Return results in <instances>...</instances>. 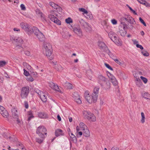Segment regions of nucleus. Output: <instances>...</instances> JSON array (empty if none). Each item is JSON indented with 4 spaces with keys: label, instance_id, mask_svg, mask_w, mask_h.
I'll return each mask as SVG.
<instances>
[{
    "label": "nucleus",
    "instance_id": "obj_1",
    "mask_svg": "<svg viewBox=\"0 0 150 150\" xmlns=\"http://www.w3.org/2000/svg\"><path fill=\"white\" fill-rule=\"evenodd\" d=\"M43 51L47 58L50 60L53 58L52 55V50L51 45L49 43L45 42L43 45Z\"/></svg>",
    "mask_w": 150,
    "mask_h": 150
},
{
    "label": "nucleus",
    "instance_id": "obj_2",
    "mask_svg": "<svg viewBox=\"0 0 150 150\" xmlns=\"http://www.w3.org/2000/svg\"><path fill=\"white\" fill-rule=\"evenodd\" d=\"M84 96L86 100L89 103H96L98 99V95L92 93L90 96L88 91H86L84 93Z\"/></svg>",
    "mask_w": 150,
    "mask_h": 150
},
{
    "label": "nucleus",
    "instance_id": "obj_3",
    "mask_svg": "<svg viewBox=\"0 0 150 150\" xmlns=\"http://www.w3.org/2000/svg\"><path fill=\"white\" fill-rule=\"evenodd\" d=\"M57 12L56 11H50L48 16L49 18L54 23L58 25H60L61 22L56 16L57 15Z\"/></svg>",
    "mask_w": 150,
    "mask_h": 150
},
{
    "label": "nucleus",
    "instance_id": "obj_4",
    "mask_svg": "<svg viewBox=\"0 0 150 150\" xmlns=\"http://www.w3.org/2000/svg\"><path fill=\"white\" fill-rule=\"evenodd\" d=\"M83 115L84 117L90 121L95 122L96 121V118L94 115L89 111H84L83 112Z\"/></svg>",
    "mask_w": 150,
    "mask_h": 150
},
{
    "label": "nucleus",
    "instance_id": "obj_5",
    "mask_svg": "<svg viewBox=\"0 0 150 150\" xmlns=\"http://www.w3.org/2000/svg\"><path fill=\"white\" fill-rule=\"evenodd\" d=\"M47 129L44 126H40L37 128L36 133L40 137L44 138L45 137V135H47Z\"/></svg>",
    "mask_w": 150,
    "mask_h": 150
},
{
    "label": "nucleus",
    "instance_id": "obj_6",
    "mask_svg": "<svg viewBox=\"0 0 150 150\" xmlns=\"http://www.w3.org/2000/svg\"><path fill=\"white\" fill-rule=\"evenodd\" d=\"M127 28V27L126 23L124 22L121 23L119 27V31L121 36H124L126 35Z\"/></svg>",
    "mask_w": 150,
    "mask_h": 150
},
{
    "label": "nucleus",
    "instance_id": "obj_7",
    "mask_svg": "<svg viewBox=\"0 0 150 150\" xmlns=\"http://www.w3.org/2000/svg\"><path fill=\"white\" fill-rule=\"evenodd\" d=\"M35 91L38 95V96L40 97V99L43 102H45L47 100V97L46 95L45 92L44 93L40 91L39 89L36 88L35 89Z\"/></svg>",
    "mask_w": 150,
    "mask_h": 150
},
{
    "label": "nucleus",
    "instance_id": "obj_8",
    "mask_svg": "<svg viewBox=\"0 0 150 150\" xmlns=\"http://www.w3.org/2000/svg\"><path fill=\"white\" fill-rule=\"evenodd\" d=\"M34 34L40 41H42L44 40V35L37 28H35Z\"/></svg>",
    "mask_w": 150,
    "mask_h": 150
},
{
    "label": "nucleus",
    "instance_id": "obj_9",
    "mask_svg": "<svg viewBox=\"0 0 150 150\" xmlns=\"http://www.w3.org/2000/svg\"><path fill=\"white\" fill-rule=\"evenodd\" d=\"M29 93V88L28 87H25L22 88L21 96L23 98H26Z\"/></svg>",
    "mask_w": 150,
    "mask_h": 150
},
{
    "label": "nucleus",
    "instance_id": "obj_10",
    "mask_svg": "<svg viewBox=\"0 0 150 150\" xmlns=\"http://www.w3.org/2000/svg\"><path fill=\"white\" fill-rule=\"evenodd\" d=\"M74 100L77 103L80 104L82 102L80 97L77 92H74L72 95Z\"/></svg>",
    "mask_w": 150,
    "mask_h": 150
},
{
    "label": "nucleus",
    "instance_id": "obj_11",
    "mask_svg": "<svg viewBox=\"0 0 150 150\" xmlns=\"http://www.w3.org/2000/svg\"><path fill=\"white\" fill-rule=\"evenodd\" d=\"M79 10L80 12H82V14H85L86 15V17L87 18H89L90 19H91L92 18V16L91 15L88 14V12L85 9L83 8H79Z\"/></svg>",
    "mask_w": 150,
    "mask_h": 150
},
{
    "label": "nucleus",
    "instance_id": "obj_12",
    "mask_svg": "<svg viewBox=\"0 0 150 150\" xmlns=\"http://www.w3.org/2000/svg\"><path fill=\"white\" fill-rule=\"evenodd\" d=\"M124 18L126 21L129 23L131 24L134 25L135 23V22L134 18L130 16H126Z\"/></svg>",
    "mask_w": 150,
    "mask_h": 150
},
{
    "label": "nucleus",
    "instance_id": "obj_13",
    "mask_svg": "<svg viewBox=\"0 0 150 150\" xmlns=\"http://www.w3.org/2000/svg\"><path fill=\"white\" fill-rule=\"evenodd\" d=\"M49 4L50 6L54 9L57 10V11L59 12H61L62 11V8L57 4H55L52 2H50Z\"/></svg>",
    "mask_w": 150,
    "mask_h": 150
},
{
    "label": "nucleus",
    "instance_id": "obj_14",
    "mask_svg": "<svg viewBox=\"0 0 150 150\" xmlns=\"http://www.w3.org/2000/svg\"><path fill=\"white\" fill-rule=\"evenodd\" d=\"M73 31L79 37H81L83 36L82 31L79 27H75L74 28Z\"/></svg>",
    "mask_w": 150,
    "mask_h": 150
},
{
    "label": "nucleus",
    "instance_id": "obj_15",
    "mask_svg": "<svg viewBox=\"0 0 150 150\" xmlns=\"http://www.w3.org/2000/svg\"><path fill=\"white\" fill-rule=\"evenodd\" d=\"M79 125V126H77L76 127V130L77 132L80 131H83L88 127L83 122L80 123Z\"/></svg>",
    "mask_w": 150,
    "mask_h": 150
},
{
    "label": "nucleus",
    "instance_id": "obj_16",
    "mask_svg": "<svg viewBox=\"0 0 150 150\" xmlns=\"http://www.w3.org/2000/svg\"><path fill=\"white\" fill-rule=\"evenodd\" d=\"M100 85L104 89L106 90L110 89L111 87L110 84L108 80L104 82Z\"/></svg>",
    "mask_w": 150,
    "mask_h": 150
},
{
    "label": "nucleus",
    "instance_id": "obj_17",
    "mask_svg": "<svg viewBox=\"0 0 150 150\" xmlns=\"http://www.w3.org/2000/svg\"><path fill=\"white\" fill-rule=\"evenodd\" d=\"M11 40H13L16 42L17 44H22L23 42V40L21 37H11Z\"/></svg>",
    "mask_w": 150,
    "mask_h": 150
},
{
    "label": "nucleus",
    "instance_id": "obj_18",
    "mask_svg": "<svg viewBox=\"0 0 150 150\" xmlns=\"http://www.w3.org/2000/svg\"><path fill=\"white\" fill-rule=\"evenodd\" d=\"M35 12L37 16L42 20H45V15L39 9H37L35 10Z\"/></svg>",
    "mask_w": 150,
    "mask_h": 150
},
{
    "label": "nucleus",
    "instance_id": "obj_19",
    "mask_svg": "<svg viewBox=\"0 0 150 150\" xmlns=\"http://www.w3.org/2000/svg\"><path fill=\"white\" fill-rule=\"evenodd\" d=\"M35 28H37L36 27H32L30 26V25L27 28L26 30H25V31L26 33L29 35H30L32 34L33 33H34V31H35Z\"/></svg>",
    "mask_w": 150,
    "mask_h": 150
},
{
    "label": "nucleus",
    "instance_id": "obj_20",
    "mask_svg": "<svg viewBox=\"0 0 150 150\" xmlns=\"http://www.w3.org/2000/svg\"><path fill=\"white\" fill-rule=\"evenodd\" d=\"M83 135L85 137H88L90 136V134L88 127L85 129L83 131Z\"/></svg>",
    "mask_w": 150,
    "mask_h": 150
},
{
    "label": "nucleus",
    "instance_id": "obj_21",
    "mask_svg": "<svg viewBox=\"0 0 150 150\" xmlns=\"http://www.w3.org/2000/svg\"><path fill=\"white\" fill-rule=\"evenodd\" d=\"M107 80H108L107 79L103 76L100 75L98 76V81L100 85H101Z\"/></svg>",
    "mask_w": 150,
    "mask_h": 150
},
{
    "label": "nucleus",
    "instance_id": "obj_22",
    "mask_svg": "<svg viewBox=\"0 0 150 150\" xmlns=\"http://www.w3.org/2000/svg\"><path fill=\"white\" fill-rule=\"evenodd\" d=\"M12 115L13 117L17 118L18 116L17 110L15 108H13L12 109Z\"/></svg>",
    "mask_w": 150,
    "mask_h": 150
},
{
    "label": "nucleus",
    "instance_id": "obj_23",
    "mask_svg": "<svg viewBox=\"0 0 150 150\" xmlns=\"http://www.w3.org/2000/svg\"><path fill=\"white\" fill-rule=\"evenodd\" d=\"M69 134L70 137V140L73 142H77L76 138L75 135L71 132H69Z\"/></svg>",
    "mask_w": 150,
    "mask_h": 150
},
{
    "label": "nucleus",
    "instance_id": "obj_24",
    "mask_svg": "<svg viewBox=\"0 0 150 150\" xmlns=\"http://www.w3.org/2000/svg\"><path fill=\"white\" fill-rule=\"evenodd\" d=\"M29 25L27 23L22 22L20 24L21 27L25 31L26 30L27 28L29 27Z\"/></svg>",
    "mask_w": 150,
    "mask_h": 150
},
{
    "label": "nucleus",
    "instance_id": "obj_25",
    "mask_svg": "<svg viewBox=\"0 0 150 150\" xmlns=\"http://www.w3.org/2000/svg\"><path fill=\"white\" fill-rule=\"evenodd\" d=\"M63 134L64 133L63 131L60 129H57L55 131V135L57 137L63 135Z\"/></svg>",
    "mask_w": 150,
    "mask_h": 150
},
{
    "label": "nucleus",
    "instance_id": "obj_26",
    "mask_svg": "<svg viewBox=\"0 0 150 150\" xmlns=\"http://www.w3.org/2000/svg\"><path fill=\"white\" fill-rule=\"evenodd\" d=\"M27 115L28 117V121H29L31 119L34 117L32 112L31 111L27 112Z\"/></svg>",
    "mask_w": 150,
    "mask_h": 150
},
{
    "label": "nucleus",
    "instance_id": "obj_27",
    "mask_svg": "<svg viewBox=\"0 0 150 150\" xmlns=\"http://www.w3.org/2000/svg\"><path fill=\"white\" fill-rule=\"evenodd\" d=\"M112 40L117 45H122L120 40L117 36L116 37V38Z\"/></svg>",
    "mask_w": 150,
    "mask_h": 150
},
{
    "label": "nucleus",
    "instance_id": "obj_28",
    "mask_svg": "<svg viewBox=\"0 0 150 150\" xmlns=\"http://www.w3.org/2000/svg\"><path fill=\"white\" fill-rule=\"evenodd\" d=\"M108 35L111 40H113L116 36L115 33L111 31L108 33Z\"/></svg>",
    "mask_w": 150,
    "mask_h": 150
},
{
    "label": "nucleus",
    "instance_id": "obj_29",
    "mask_svg": "<svg viewBox=\"0 0 150 150\" xmlns=\"http://www.w3.org/2000/svg\"><path fill=\"white\" fill-rule=\"evenodd\" d=\"M136 85L138 87H140L142 85V83L141 80L139 78H136Z\"/></svg>",
    "mask_w": 150,
    "mask_h": 150
},
{
    "label": "nucleus",
    "instance_id": "obj_30",
    "mask_svg": "<svg viewBox=\"0 0 150 150\" xmlns=\"http://www.w3.org/2000/svg\"><path fill=\"white\" fill-rule=\"evenodd\" d=\"M98 46L101 49H103L105 48L106 47V46L105 43L101 41H98Z\"/></svg>",
    "mask_w": 150,
    "mask_h": 150
},
{
    "label": "nucleus",
    "instance_id": "obj_31",
    "mask_svg": "<svg viewBox=\"0 0 150 150\" xmlns=\"http://www.w3.org/2000/svg\"><path fill=\"white\" fill-rule=\"evenodd\" d=\"M142 96L146 99H150V94L146 92H144L142 94Z\"/></svg>",
    "mask_w": 150,
    "mask_h": 150
},
{
    "label": "nucleus",
    "instance_id": "obj_32",
    "mask_svg": "<svg viewBox=\"0 0 150 150\" xmlns=\"http://www.w3.org/2000/svg\"><path fill=\"white\" fill-rule=\"evenodd\" d=\"M23 65L25 68L26 69L28 70L31 71L32 70L31 67L26 62H23Z\"/></svg>",
    "mask_w": 150,
    "mask_h": 150
},
{
    "label": "nucleus",
    "instance_id": "obj_33",
    "mask_svg": "<svg viewBox=\"0 0 150 150\" xmlns=\"http://www.w3.org/2000/svg\"><path fill=\"white\" fill-rule=\"evenodd\" d=\"M64 86L66 87L69 89H71L73 88L72 85L69 83H65L64 84Z\"/></svg>",
    "mask_w": 150,
    "mask_h": 150
},
{
    "label": "nucleus",
    "instance_id": "obj_34",
    "mask_svg": "<svg viewBox=\"0 0 150 150\" xmlns=\"http://www.w3.org/2000/svg\"><path fill=\"white\" fill-rule=\"evenodd\" d=\"M2 116L5 118H7L8 116V111L6 110L3 111L1 113Z\"/></svg>",
    "mask_w": 150,
    "mask_h": 150
},
{
    "label": "nucleus",
    "instance_id": "obj_35",
    "mask_svg": "<svg viewBox=\"0 0 150 150\" xmlns=\"http://www.w3.org/2000/svg\"><path fill=\"white\" fill-rule=\"evenodd\" d=\"M100 88L98 86L96 87L93 89V93H92L98 95L99 91Z\"/></svg>",
    "mask_w": 150,
    "mask_h": 150
},
{
    "label": "nucleus",
    "instance_id": "obj_36",
    "mask_svg": "<svg viewBox=\"0 0 150 150\" xmlns=\"http://www.w3.org/2000/svg\"><path fill=\"white\" fill-rule=\"evenodd\" d=\"M55 68L57 71L60 72L62 71L63 70V68L60 65H56Z\"/></svg>",
    "mask_w": 150,
    "mask_h": 150
},
{
    "label": "nucleus",
    "instance_id": "obj_37",
    "mask_svg": "<svg viewBox=\"0 0 150 150\" xmlns=\"http://www.w3.org/2000/svg\"><path fill=\"white\" fill-rule=\"evenodd\" d=\"M113 59L114 61L118 64H119L121 66H122L124 64V62H121L120 60H119L118 59L113 58Z\"/></svg>",
    "mask_w": 150,
    "mask_h": 150
},
{
    "label": "nucleus",
    "instance_id": "obj_38",
    "mask_svg": "<svg viewBox=\"0 0 150 150\" xmlns=\"http://www.w3.org/2000/svg\"><path fill=\"white\" fill-rule=\"evenodd\" d=\"M141 116L142 117L141 120V122L142 123H144L145 122V117L144 114L143 112L141 113Z\"/></svg>",
    "mask_w": 150,
    "mask_h": 150
},
{
    "label": "nucleus",
    "instance_id": "obj_39",
    "mask_svg": "<svg viewBox=\"0 0 150 150\" xmlns=\"http://www.w3.org/2000/svg\"><path fill=\"white\" fill-rule=\"evenodd\" d=\"M53 89H54L55 91H58V92L60 93H62L61 91L60 90L58 86L56 84H55L54 86L52 88Z\"/></svg>",
    "mask_w": 150,
    "mask_h": 150
},
{
    "label": "nucleus",
    "instance_id": "obj_40",
    "mask_svg": "<svg viewBox=\"0 0 150 150\" xmlns=\"http://www.w3.org/2000/svg\"><path fill=\"white\" fill-rule=\"evenodd\" d=\"M38 115L39 117L42 118H44L46 117L45 114L44 113L38 112Z\"/></svg>",
    "mask_w": 150,
    "mask_h": 150
},
{
    "label": "nucleus",
    "instance_id": "obj_41",
    "mask_svg": "<svg viewBox=\"0 0 150 150\" xmlns=\"http://www.w3.org/2000/svg\"><path fill=\"white\" fill-rule=\"evenodd\" d=\"M7 64V62L5 61H0V67H2L6 65Z\"/></svg>",
    "mask_w": 150,
    "mask_h": 150
},
{
    "label": "nucleus",
    "instance_id": "obj_42",
    "mask_svg": "<svg viewBox=\"0 0 150 150\" xmlns=\"http://www.w3.org/2000/svg\"><path fill=\"white\" fill-rule=\"evenodd\" d=\"M66 22L68 24H70L73 23L72 19L71 18L69 17L65 19Z\"/></svg>",
    "mask_w": 150,
    "mask_h": 150
},
{
    "label": "nucleus",
    "instance_id": "obj_43",
    "mask_svg": "<svg viewBox=\"0 0 150 150\" xmlns=\"http://www.w3.org/2000/svg\"><path fill=\"white\" fill-rule=\"evenodd\" d=\"M107 75L109 79L111 80H112L115 78L114 76L109 72L108 73Z\"/></svg>",
    "mask_w": 150,
    "mask_h": 150
},
{
    "label": "nucleus",
    "instance_id": "obj_44",
    "mask_svg": "<svg viewBox=\"0 0 150 150\" xmlns=\"http://www.w3.org/2000/svg\"><path fill=\"white\" fill-rule=\"evenodd\" d=\"M111 80H112V82L114 86H116L118 84V82L115 78V79H112Z\"/></svg>",
    "mask_w": 150,
    "mask_h": 150
},
{
    "label": "nucleus",
    "instance_id": "obj_45",
    "mask_svg": "<svg viewBox=\"0 0 150 150\" xmlns=\"http://www.w3.org/2000/svg\"><path fill=\"white\" fill-rule=\"evenodd\" d=\"M83 27L85 30H90L91 29L90 26L89 24L87 23L86 25H85Z\"/></svg>",
    "mask_w": 150,
    "mask_h": 150
},
{
    "label": "nucleus",
    "instance_id": "obj_46",
    "mask_svg": "<svg viewBox=\"0 0 150 150\" xmlns=\"http://www.w3.org/2000/svg\"><path fill=\"white\" fill-rule=\"evenodd\" d=\"M141 53L144 56L147 57L149 56V53L146 51H142L141 52Z\"/></svg>",
    "mask_w": 150,
    "mask_h": 150
},
{
    "label": "nucleus",
    "instance_id": "obj_47",
    "mask_svg": "<svg viewBox=\"0 0 150 150\" xmlns=\"http://www.w3.org/2000/svg\"><path fill=\"white\" fill-rule=\"evenodd\" d=\"M80 23L81 24V25L84 27L85 25H86L87 24V23L85 22L84 20H83L82 19L80 21Z\"/></svg>",
    "mask_w": 150,
    "mask_h": 150
},
{
    "label": "nucleus",
    "instance_id": "obj_48",
    "mask_svg": "<svg viewBox=\"0 0 150 150\" xmlns=\"http://www.w3.org/2000/svg\"><path fill=\"white\" fill-rule=\"evenodd\" d=\"M26 79L27 81L30 82H33L34 81V79L31 76L27 77Z\"/></svg>",
    "mask_w": 150,
    "mask_h": 150
},
{
    "label": "nucleus",
    "instance_id": "obj_49",
    "mask_svg": "<svg viewBox=\"0 0 150 150\" xmlns=\"http://www.w3.org/2000/svg\"><path fill=\"white\" fill-rule=\"evenodd\" d=\"M140 78L144 83H147L148 80L146 78L142 76H141Z\"/></svg>",
    "mask_w": 150,
    "mask_h": 150
},
{
    "label": "nucleus",
    "instance_id": "obj_50",
    "mask_svg": "<svg viewBox=\"0 0 150 150\" xmlns=\"http://www.w3.org/2000/svg\"><path fill=\"white\" fill-rule=\"evenodd\" d=\"M14 119L16 120L17 122V123L19 125H20L21 124V120H20L18 118V116L17 117V118H14Z\"/></svg>",
    "mask_w": 150,
    "mask_h": 150
},
{
    "label": "nucleus",
    "instance_id": "obj_51",
    "mask_svg": "<svg viewBox=\"0 0 150 150\" xmlns=\"http://www.w3.org/2000/svg\"><path fill=\"white\" fill-rule=\"evenodd\" d=\"M112 23L113 25H115L117 24V21L114 19H112L111 20Z\"/></svg>",
    "mask_w": 150,
    "mask_h": 150
},
{
    "label": "nucleus",
    "instance_id": "obj_52",
    "mask_svg": "<svg viewBox=\"0 0 150 150\" xmlns=\"http://www.w3.org/2000/svg\"><path fill=\"white\" fill-rule=\"evenodd\" d=\"M24 71V74L26 76H28L29 75V72L27 71L25 69H23Z\"/></svg>",
    "mask_w": 150,
    "mask_h": 150
},
{
    "label": "nucleus",
    "instance_id": "obj_53",
    "mask_svg": "<svg viewBox=\"0 0 150 150\" xmlns=\"http://www.w3.org/2000/svg\"><path fill=\"white\" fill-rule=\"evenodd\" d=\"M139 20L140 22L143 24V25L145 26H146V25L144 21L142 19L141 17L139 18Z\"/></svg>",
    "mask_w": 150,
    "mask_h": 150
},
{
    "label": "nucleus",
    "instance_id": "obj_54",
    "mask_svg": "<svg viewBox=\"0 0 150 150\" xmlns=\"http://www.w3.org/2000/svg\"><path fill=\"white\" fill-rule=\"evenodd\" d=\"M128 7L129 8L130 10L135 15H137V13H136L135 11L133 10L130 7L129 5H127Z\"/></svg>",
    "mask_w": 150,
    "mask_h": 150
},
{
    "label": "nucleus",
    "instance_id": "obj_55",
    "mask_svg": "<svg viewBox=\"0 0 150 150\" xmlns=\"http://www.w3.org/2000/svg\"><path fill=\"white\" fill-rule=\"evenodd\" d=\"M20 7L22 10L25 11L26 10V8L24 5L23 4H21L20 5Z\"/></svg>",
    "mask_w": 150,
    "mask_h": 150
},
{
    "label": "nucleus",
    "instance_id": "obj_56",
    "mask_svg": "<svg viewBox=\"0 0 150 150\" xmlns=\"http://www.w3.org/2000/svg\"><path fill=\"white\" fill-rule=\"evenodd\" d=\"M105 67L108 69L111 70H113L112 68L109 65V64L106 63H105Z\"/></svg>",
    "mask_w": 150,
    "mask_h": 150
},
{
    "label": "nucleus",
    "instance_id": "obj_57",
    "mask_svg": "<svg viewBox=\"0 0 150 150\" xmlns=\"http://www.w3.org/2000/svg\"><path fill=\"white\" fill-rule=\"evenodd\" d=\"M31 74L35 77H38V74L36 72L33 71L31 72Z\"/></svg>",
    "mask_w": 150,
    "mask_h": 150
},
{
    "label": "nucleus",
    "instance_id": "obj_58",
    "mask_svg": "<svg viewBox=\"0 0 150 150\" xmlns=\"http://www.w3.org/2000/svg\"><path fill=\"white\" fill-rule=\"evenodd\" d=\"M5 110V108L2 106L0 105V113L2 112L3 111Z\"/></svg>",
    "mask_w": 150,
    "mask_h": 150
},
{
    "label": "nucleus",
    "instance_id": "obj_59",
    "mask_svg": "<svg viewBox=\"0 0 150 150\" xmlns=\"http://www.w3.org/2000/svg\"><path fill=\"white\" fill-rule=\"evenodd\" d=\"M108 54L113 59V58H115V57L114 55L111 52H110V51H109V52H108Z\"/></svg>",
    "mask_w": 150,
    "mask_h": 150
},
{
    "label": "nucleus",
    "instance_id": "obj_60",
    "mask_svg": "<svg viewBox=\"0 0 150 150\" xmlns=\"http://www.w3.org/2000/svg\"><path fill=\"white\" fill-rule=\"evenodd\" d=\"M36 140L37 142L39 143H41L43 142V140H42L39 138H36Z\"/></svg>",
    "mask_w": 150,
    "mask_h": 150
},
{
    "label": "nucleus",
    "instance_id": "obj_61",
    "mask_svg": "<svg viewBox=\"0 0 150 150\" xmlns=\"http://www.w3.org/2000/svg\"><path fill=\"white\" fill-rule=\"evenodd\" d=\"M55 84V83L52 82H51L49 83V86L52 88L54 87Z\"/></svg>",
    "mask_w": 150,
    "mask_h": 150
},
{
    "label": "nucleus",
    "instance_id": "obj_62",
    "mask_svg": "<svg viewBox=\"0 0 150 150\" xmlns=\"http://www.w3.org/2000/svg\"><path fill=\"white\" fill-rule=\"evenodd\" d=\"M145 6L146 7H148L150 6L149 4L148 3H147L145 1V2H144L142 4Z\"/></svg>",
    "mask_w": 150,
    "mask_h": 150
},
{
    "label": "nucleus",
    "instance_id": "obj_63",
    "mask_svg": "<svg viewBox=\"0 0 150 150\" xmlns=\"http://www.w3.org/2000/svg\"><path fill=\"white\" fill-rule=\"evenodd\" d=\"M25 54L27 56H29L30 55V52L28 51H26L25 52Z\"/></svg>",
    "mask_w": 150,
    "mask_h": 150
},
{
    "label": "nucleus",
    "instance_id": "obj_64",
    "mask_svg": "<svg viewBox=\"0 0 150 150\" xmlns=\"http://www.w3.org/2000/svg\"><path fill=\"white\" fill-rule=\"evenodd\" d=\"M136 47L137 48H140L141 50H143V47L141 45L137 44Z\"/></svg>",
    "mask_w": 150,
    "mask_h": 150
}]
</instances>
